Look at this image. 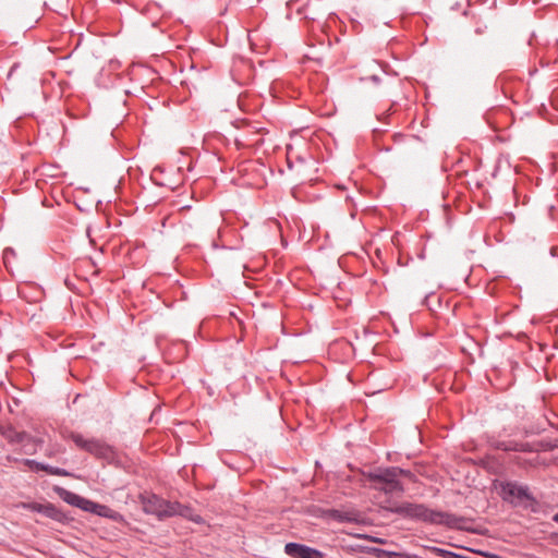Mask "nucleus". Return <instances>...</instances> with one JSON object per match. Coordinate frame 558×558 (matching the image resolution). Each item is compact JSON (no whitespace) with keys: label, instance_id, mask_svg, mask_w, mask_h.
I'll return each mask as SVG.
<instances>
[{"label":"nucleus","instance_id":"obj_1","mask_svg":"<svg viewBox=\"0 0 558 558\" xmlns=\"http://www.w3.org/2000/svg\"><path fill=\"white\" fill-rule=\"evenodd\" d=\"M383 507L404 518L417 519L433 524H444L449 527H456L459 523V519L453 514L434 511L423 505L404 502L395 507L388 505H383Z\"/></svg>","mask_w":558,"mask_h":558},{"label":"nucleus","instance_id":"obj_2","mask_svg":"<svg viewBox=\"0 0 558 558\" xmlns=\"http://www.w3.org/2000/svg\"><path fill=\"white\" fill-rule=\"evenodd\" d=\"M401 475L408 476L409 472L397 468H387L368 473L366 477L372 482L374 489L392 494L403 492V486L399 481Z\"/></svg>","mask_w":558,"mask_h":558},{"label":"nucleus","instance_id":"obj_3","mask_svg":"<svg viewBox=\"0 0 558 558\" xmlns=\"http://www.w3.org/2000/svg\"><path fill=\"white\" fill-rule=\"evenodd\" d=\"M142 507L144 512L154 514L159 519L169 518L175 514L191 517V509L178 502H169L156 495L142 496Z\"/></svg>","mask_w":558,"mask_h":558},{"label":"nucleus","instance_id":"obj_4","mask_svg":"<svg viewBox=\"0 0 558 558\" xmlns=\"http://www.w3.org/2000/svg\"><path fill=\"white\" fill-rule=\"evenodd\" d=\"M66 438L71 439L77 448L85 450L86 452L107 461H112L114 459V451L112 447L107 445L100 439L97 438H87L84 435L70 432Z\"/></svg>","mask_w":558,"mask_h":558},{"label":"nucleus","instance_id":"obj_5","mask_svg":"<svg viewBox=\"0 0 558 558\" xmlns=\"http://www.w3.org/2000/svg\"><path fill=\"white\" fill-rule=\"evenodd\" d=\"M498 494L506 501L513 502L517 499H522L526 496V490L514 483H499L496 485Z\"/></svg>","mask_w":558,"mask_h":558},{"label":"nucleus","instance_id":"obj_6","mask_svg":"<svg viewBox=\"0 0 558 558\" xmlns=\"http://www.w3.org/2000/svg\"><path fill=\"white\" fill-rule=\"evenodd\" d=\"M284 551L287 555L294 558H323L320 551L296 543H288L284 547Z\"/></svg>","mask_w":558,"mask_h":558},{"label":"nucleus","instance_id":"obj_7","mask_svg":"<svg viewBox=\"0 0 558 558\" xmlns=\"http://www.w3.org/2000/svg\"><path fill=\"white\" fill-rule=\"evenodd\" d=\"M12 440L23 444L25 452L32 453L36 450V447H40L44 444L43 437L31 436L26 433H15Z\"/></svg>","mask_w":558,"mask_h":558},{"label":"nucleus","instance_id":"obj_8","mask_svg":"<svg viewBox=\"0 0 558 558\" xmlns=\"http://www.w3.org/2000/svg\"><path fill=\"white\" fill-rule=\"evenodd\" d=\"M25 464L28 465L31 469L43 470L51 475H59V476H70L71 475L68 471H65L63 469L45 465V464L38 463L34 460H26Z\"/></svg>","mask_w":558,"mask_h":558},{"label":"nucleus","instance_id":"obj_9","mask_svg":"<svg viewBox=\"0 0 558 558\" xmlns=\"http://www.w3.org/2000/svg\"><path fill=\"white\" fill-rule=\"evenodd\" d=\"M95 514H98V515L105 517V518H109L116 522L124 521L123 517L119 512L112 510L111 508H109L105 505H100V504L97 505Z\"/></svg>","mask_w":558,"mask_h":558},{"label":"nucleus","instance_id":"obj_10","mask_svg":"<svg viewBox=\"0 0 558 558\" xmlns=\"http://www.w3.org/2000/svg\"><path fill=\"white\" fill-rule=\"evenodd\" d=\"M64 500L70 504V505H73L75 507H78L80 508V505L83 502L84 498L76 495V494H73V493H69L66 492L65 493V496L63 497Z\"/></svg>","mask_w":558,"mask_h":558},{"label":"nucleus","instance_id":"obj_11","mask_svg":"<svg viewBox=\"0 0 558 558\" xmlns=\"http://www.w3.org/2000/svg\"><path fill=\"white\" fill-rule=\"evenodd\" d=\"M97 505L98 504L84 498L83 502L80 505V508L84 511L96 513Z\"/></svg>","mask_w":558,"mask_h":558},{"label":"nucleus","instance_id":"obj_12","mask_svg":"<svg viewBox=\"0 0 558 558\" xmlns=\"http://www.w3.org/2000/svg\"><path fill=\"white\" fill-rule=\"evenodd\" d=\"M41 513H44L48 518H56L58 514V511L52 505H45Z\"/></svg>","mask_w":558,"mask_h":558},{"label":"nucleus","instance_id":"obj_13","mask_svg":"<svg viewBox=\"0 0 558 558\" xmlns=\"http://www.w3.org/2000/svg\"><path fill=\"white\" fill-rule=\"evenodd\" d=\"M24 507L29 508L33 511H37V512L41 513L43 512V508L45 507V505L31 504V505H24Z\"/></svg>","mask_w":558,"mask_h":558},{"label":"nucleus","instance_id":"obj_14","mask_svg":"<svg viewBox=\"0 0 558 558\" xmlns=\"http://www.w3.org/2000/svg\"><path fill=\"white\" fill-rule=\"evenodd\" d=\"M436 551L438 553V555L442 556V557H457L456 554L453 553H450L448 550H445V549H436Z\"/></svg>","mask_w":558,"mask_h":558},{"label":"nucleus","instance_id":"obj_15","mask_svg":"<svg viewBox=\"0 0 558 558\" xmlns=\"http://www.w3.org/2000/svg\"><path fill=\"white\" fill-rule=\"evenodd\" d=\"M554 520L558 522V512L555 514Z\"/></svg>","mask_w":558,"mask_h":558},{"label":"nucleus","instance_id":"obj_16","mask_svg":"<svg viewBox=\"0 0 558 558\" xmlns=\"http://www.w3.org/2000/svg\"><path fill=\"white\" fill-rule=\"evenodd\" d=\"M191 519L194 520V521H198V517H196V518H192L191 517Z\"/></svg>","mask_w":558,"mask_h":558}]
</instances>
